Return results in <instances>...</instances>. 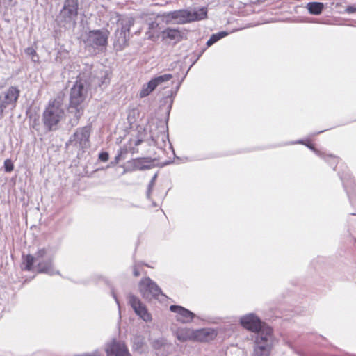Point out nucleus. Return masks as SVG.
I'll list each match as a JSON object with an SVG mask.
<instances>
[{"instance_id":"f257e3e1","label":"nucleus","mask_w":356,"mask_h":356,"mask_svg":"<svg viewBox=\"0 0 356 356\" xmlns=\"http://www.w3.org/2000/svg\"><path fill=\"white\" fill-rule=\"evenodd\" d=\"M88 88L85 81H76L70 90L67 112L73 117L70 118L71 127L77 125L83 113V103L88 97Z\"/></svg>"},{"instance_id":"f03ea898","label":"nucleus","mask_w":356,"mask_h":356,"mask_svg":"<svg viewBox=\"0 0 356 356\" xmlns=\"http://www.w3.org/2000/svg\"><path fill=\"white\" fill-rule=\"evenodd\" d=\"M207 10L201 8L198 10H179L164 13L159 16L161 21L166 24H184L194 21H198L207 17Z\"/></svg>"},{"instance_id":"7ed1b4c3","label":"nucleus","mask_w":356,"mask_h":356,"mask_svg":"<svg viewBox=\"0 0 356 356\" xmlns=\"http://www.w3.org/2000/svg\"><path fill=\"white\" fill-rule=\"evenodd\" d=\"M64 95L60 93L51 102L43 113L42 121L49 131L58 129V123L63 119L65 111L63 108Z\"/></svg>"},{"instance_id":"20e7f679","label":"nucleus","mask_w":356,"mask_h":356,"mask_svg":"<svg viewBox=\"0 0 356 356\" xmlns=\"http://www.w3.org/2000/svg\"><path fill=\"white\" fill-rule=\"evenodd\" d=\"M275 343L272 328L264 326L254 334L252 356H270Z\"/></svg>"},{"instance_id":"39448f33","label":"nucleus","mask_w":356,"mask_h":356,"mask_svg":"<svg viewBox=\"0 0 356 356\" xmlns=\"http://www.w3.org/2000/svg\"><path fill=\"white\" fill-rule=\"evenodd\" d=\"M108 31L107 30L90 31L83 40L86 48L92 53L105 48L108 43Z\"/></svg>"},{"instance_id":"423d86ee","label":"nucleus","mask_w":356,"mask_h":356,"mask_svg":"<svg viewBox=\"0 0 356 356\" xmlns=\"http://www.w3.org/2000/svg\"><path fill=\"white\" fill-rule=\"evenodd\" d=\"M35 260L38 263L39 273H44L49 275L59 274L53 267V255L50 253L49 248H43L39 249L35 253Z\"/></svg>"},{"instance_id":"0eeeda50","label":"nucleus","mask_w":356,"mask_h":356,"mask_svg":"<svg viewBox=\"0 0 356 356\" xmlns=\"http://www.w3.org/2000/svg\"><path fill=\"white\" fill-rule=\"evenodd\" d=\"M90 126H85L76 129L67 142V146H72L79 149L84 150L90 147Z\"/></svg>"},{"instance_id":"6e6552de","label":"nucleus","mask_w":356,"mask_h":356,"mask_svg":"<svg viewBox=\"0 0 356 356\" xmlns=\"http://www.w3.org/2000/svg\"><path fill=\"white\" fill-rule=\"evenodd\" d=\"M19 92L17 87L10 86L0 93V119L3 117V113L7 110L15 108Z\"/></svg>"},{"instance_id":"1a4fd4ad","label":"nucleus","mask_w":356,"mask_h":356,"mask_svg":"<svg viewBox=\"0 0 356 356\" xmlns=\"http://www.w3.org/2000/svg\"><path fill=\"white\" fill-rule=\"evenodd\" d=\"M78 15V0H65L64 5L60 11L58 19L59 23L74 24Z\"/></svg>"},{"instance_id":"9d476101","label":"nucleus","mask_w":356,"mask_h":356,"mask_svg":"<svg viewBox=\"0 0 356 356\" xmlns=\"http://www.w3.org/2000/svg\"><path fill=\"white\" fill-rule=\"evenodd\" d=\"M139 291L143 297L147 300L157 298L159 296H163L161 289L155 282L149 277H145L139 282Z\"/></svg>"},{"instance_id":"9b49d317","label":"nucleus","mask_w":356,"mask_h":356,"mask_svg":"<svg viewBox=\"0 0 356 356\" xmlns=\"http://www.w3.org/2000/svg\"><path fill=\"white\" fill-rule=\"evenodd\" d=\"M105 352L106 356H131L125 343L116 339L106 344Z\"/></svg>"},{"instance_id":"f8f14e48","label":"nucleus","mask_w":356,"mask_h":356,"mask_svg":"<svg viewBox=\"0 0 356 356\" xmlns=\"http://www.w3.org/2000/svg\"><path fill=\"white\" fill-rule=\"evenodd\" d=\"M240 323L244 328L254 332V334L260 332L264 326H268L253 314L242 316Z\"/></svg>"},{"instance_id":"ddd939ff","label":"nucleus","mask_w":356,"mask_h":356,"mask_svg":"<svg viewBox=\"0 0 356 356\" xmlns=\"http://www.w3.org/2000/svg\"><path fill=\"white\" fill-rule=\"evenodd\" d=\"M128 302L135 312L143 321L147 322L151 320V315L147 312V308L140 300L133 294H129Z\"/></svg>"},{"instance_id":"4468645a","label":"nucleus","mask_w":356,"mask_h":356,"mask_svg":"<svg viewBox=\"0 0 356 356\" xmlns=\"http://www.w3.org/2000/svg\"><path fill=\"white\" fill-rule=\"evenodd\" d=\"M170 309L171 312L177 313V320L183 323L191 322L195 317L194 313L181 306L171 305Z\"/></svg>"},{"instance_id":"2eb2a0df","label":"nucleus","mask_w":356,"mask_h":356,"mask_svg":"<svg viewBox=\"0 0 356 356\" xmlns=\"http://www.w3.org/2000/svg\"><path fill=\"white\" fill-rule=\"evenodd\" d=\"M218 332L213 328H202L195 330V341L208 342L213 340Z\"/></svg>"},{"instance_id":"dca6fc26","label":"nucleus","mask_w":356,"mask_h":356,"mask_svg":"<svg viewBox=\"0 0 356 356\" xmlns=\"http://www.w3.org/2000/svg\"><path fill=\"white\" fill-rule=\"evenodd\" d=\"M341 179L350 202L353 203V198L356 197V186L354 185V181L351 179L350 175L348 172L341 175Z\"/></svg>"},{"instance_id":"f3484780","label":"nucleus","mask_w":356,"mask_h":356,"mask_svg":"<svg viewBox=\"0 0 356 356\" xmlns=\"http://www.w3.org/2000/svg\"><path fill=\"white\" fill-rule=\"evenodd\" d=\"M150 168V161L147 159L139 158L127 162V170H144Z\"/></svg>"},{"instance_id":"a211bd4d","label":"nucleus","mask_w":356,"mask_h":356,"mask_svg":"<svg viewBox=\"0 0 356 356\" xmlns=\"http://www.w3.org/2000/svg\"><path fill=\"white\" fill-rule=\"evenodd\" d=\"M115 38L114 42L115 47L118 48V49L122 50L127 44L129 35L118 28L115 31Z\"/></svg>"},{"instance_id":"6ab92c4d","label":"nucleus","mask_w":356,"mask_h":356,"mask_svg":"<svg viewBox=\"0 0 356 356\" xmlns=\"http://www.w3.org/2000/svg\"><path fill=\"white\" fill-rule=\"evenodd\" d=\"M177 338L180 341H195V330L189 328H181L177 330Z\"/></svg>"},{"instance_id":"aec40b11","label":"nucleus","mask_w":356,"mask_h":356,"mask_svg":"<svg viewBox=\"0 0 356 356\" xmlns=\"http://www.w3.org/2000/svg\"><path fill=\"white\" fill-rule=\"evenodd\" d=\"M134 19L133 17L128 16L124 17L119 19L118 28H119L120 31L126 33L129 35L130 28L134 25Z\"/></svg>"},{"instance_id":"412c9836","label":"nucleus","mask_w":356,"mask_h":356,"mask_svg":"<svg viewBox=\"0 0 356 356\" xmlns=\"http://www.w3.org/2000/svg\"><path fill=\"white\" fill-rule=\"evenodd\" d=\"M163 39L179 40L181 38V33L178 29L168 28L162 31Z\"/></svg>"},{"instance_id":"4be33fe9","label":"nucleus","mask_w":356,"mask_h":356,"mask_svg":"<svg viewBox=\"0 0 356 356\" xmlns=\"http://www.w3.org/2000/svg\"><path fill=\"white\" fill-rule=\"evenodd\" d=\"M97 79V83L99 87H106L109 84L111 79L109 72L108 70L101 71Z\"/></svg>"},{"instance_id":"5701e85b","label":"nucleus","mask_w":356,"mask_h":356,"mask_svg":"<svg viewBox=\"0 0 356 356\" xmlns=\"http://www.w3.org/2000/svg\"><path fill=\"white\" fill-rule=\"evenodd\" d=\"M307 8L311 14L319 15L323 8V4L320 2H311L307 4Z\"/></svg>"},{"instance_id":"b1692460","label":"nucleus","mask_w":356,"mask_h":356,"mask_svg":"<svg viewBox=\"0 0 356 356\" xmlns=\"http://www.w3.org/2000/svg\"><path fill=\"white\" fill-rule=\"evenodd\" d=\"M172 78V75L170 74H165L163 75L158 76L154 79H152V81L154 83L156 88L159 86H163L166 82H168Z\"/></svg>"},{"instance_id":"393cba45","label":"nucleus","mask_w":356,"mask_h":356,"mask_svg":"<svg viewBox=\"0 0 356 356\" xmlns=\"http://www.w3.org/2000/svg\"><path fill=\"white\" fill-rule=\"evenodd\" d=\"M155 88L154 83L151 79L147 83L143 85L140 92V97L148 96Z\"/></svg>"},{"instance_id":"a878e982","label":"nucleus","mask_w":356,"mask_h":356,"mask_svg":"<svg viewBox=\"0 0 356 356\" xmlns=\"http://www.w3.org/2000/svg\"><path fill=\"white\" fill-rule=\"evenodd\" d=\"M227 35V33L225 31H221L216 34H213L209 40L207 42V45L210 47L218 41L220 39L224 38Z\"/></svg>"},{"instance_id":"bb28decb","label":"nucleus","mask_w":356,"mask_h":356,"mask_svg":"<svg viewBox=\"0 0 356 356\" xmlns=\"http://www.w3.org/2000/svg\"><path fill=\"white\" fill-rule=\"evenodd\" d=\"M168 345L167 341L163 338L154 340L152 342V347L156 350H159L162 348H165Z\"/></svg>"},{"instance_id":"cd10ccee","label":"nucleus","mask_w":356,"mask_h":356,"mask_svg":"<svg viewBox=\"0 0 356 356\" xmlns=\"http://www.w3.org/2000/svg\"><path fill=\"white\" fill-rule=\"evenodd\" d=\"M25 261H26L25 269L27 270H31L33 263L36 262L35 257L29 254L26 256Z\"/></svg>"},{"instance_id":"c85d7f7f","label":"nucleus","mask_w":356,"mask_h":356,"mask_svg":"<svg viewBox=\"0 0 356 356\" xmlns=\"http://www.w3.org/2000/svg\"><path fill=\"white\" fill-rule=\"evenodd\" d=\"M156 177H157V175L155 174L151 181H149V184H148V188H147V198H149L150 197V193L152 192V190L155 184V181H156Z\"/></svg>"},{"instance_id":"c756f323","label":"nucleus","mask_w":356,"mask_h":356,"mask_svg":"<svg viewBox=\"0 0 356 356\" xmlns=\"http://www.w3.org/2000/svg\"><path fill=\"white\" fill-rule=\"evenodd\" d=\"M4 167L6 172H11L13 170V165L9 160L5 161Z\"/></svg>"},{"instance_id":"7c9ffc66","label":"nucleus","mask_w":356,"mask_h":356,"mask_svg":"<svg viewBox=\"0 0 356 356\" xmlns=\"http://www.w3.org/2000/svg\"><path fill=\"white\" fill-rule=\"evenodd\" d=\"M109 156L108 154L106 152H101L99 154V159L101 161L106 162L108 160Z\"/></svg>"},{"instance_id":"2f4dec72","label":"nucleus","mask_w":356,"mask_h":356,"mask_svg":"<svg viewBox=\"0 0 356 356\" xmlns=\"http://www.w3.org/2000/svg\"><path fill=\"white\" fill-rule=\"evenodd\" d=\"M76 356H101V353L99 350H95L94 352L91 353H85L82 355H79Z\"/></svg>"},{"instance_id":"473e14b6","label":"nucleus","mask_w":356,"mask_h":356,"mask_svg":"<svg viewBox=\"0 0 356 356\" xmlns=\"http://www.w3.org/2000/svg\"><path fill=\"white\" fill-rule=\"evenodd\" d=\"M346 11L348 13H356V6H355V5H353V6H347V8H346Z\"/></svg>"},{"instance_id":"72a5a7b5","label":"nucleus","mask_w":356,"mask_h":356,"mask_svg":"<svg viewBox=\"0 0 356 356\" xmlns=\"http://www.w3.org/2000/svg\"><path fill=\"white\" fill-rule=\"evenodd\" d=\"M26 52L29 55H34L36 54L35 51L33 48H27Z\"/></svg>"},{"instance_id":"f704fd0d","label":"nucleus","mask_w":356,"mask_h":356,"mask_svg":"<svg viewBox=\"0 0 356 356\" xmlns=\"http://www.w3.org/2000/svg\"><path fill=\"white\" fill-rule=\"evenodd\" d=\"M133 273H134V275L136 276V277H138L140 275V272L139 270H138L137 268V266L135 265L134 267V271H133Z\"/></svg>"},{"instance_id":"c9c22d12","label":"nucleus","mask_w":356,"mask_h":356,"mask_svg":"<svg viewBox=\"0 0 356 356\" xmlns=\"http://www.w3.org/2000/svg\"><path fill=\"white\" fill-rule=\"evenodd\" d=\"M120 154H118L115 158V162L113 163H117L120 159Z\"/></svg>"},{"instance_id":"e433bc0d","label":"nucleus","mask_w":356,"mask_h":356,"mask_svg":"<svg viewBox=\"0 0 356 356\" xmlns=\"http://www.w3.org/2000/svg\"><path fill=\"white\" fill-rule=\"evenodd\" d=\"M112 294H113V296L114 299L115 300L117 304L119 305V302H118V298L113 291H112Z\"/></svg>"},{"instance_id":"4c0bfd02","label":"nucleus","mask_w":356,"mask_h":356,"mask_svg":"<svg viewBox=\"0 0 356 356\" xmlns=\"http://www.w3.org/2000/svg\"><path fill=\"white\" fill-rule=\"evenodd\" d=\"M309 147L311 149H312V150L315 151V149H314V147H312V146H309Z\"/></svg>"},{"instance_id":"58836bf2","label":"nucleus","mask_w":356,"mask_h":356,"mask_svg":"<svg viewBox=\"0 0 356 356\" xmlns=\"http://www.w3.org/2000/svg\"><path fill=\"white\" fill-rule=\"evenodd\" d=\"M140 140H138L136 143V145H138V144H140Z\"/></svg>"},{"instance_id":"ea45409f","label":"nucleus","mask_w":356,"mask_h":356,"mask_svg":"<svg viewBox=\"0 0 356 356\" xmlns=\"http://www.w3.org/2000/svg\"><path fill=\"white\" fill-rule=\"evenodd\" d=\"M162 356H167L166 354H162Z\"/></svg>"}]
</instances>
